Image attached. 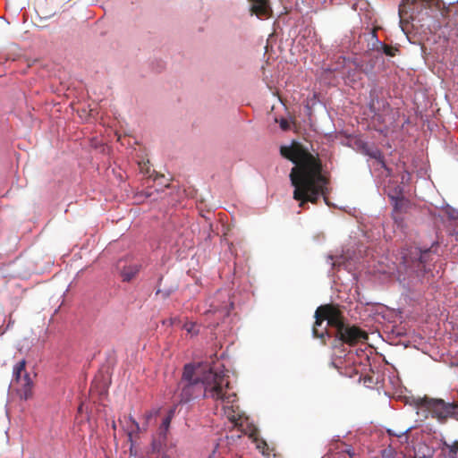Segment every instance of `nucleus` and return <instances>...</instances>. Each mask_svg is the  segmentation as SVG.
I'll return each mask as SVG.
<instances>
[{
    "label": "nucleus",
    "mask_w": 458,
    "mask_h": 458,
    "mask_svg": "<svg viewBox=\"0 0 458 458\" xmlns=\"http://www.w3.org/2000/svg\"><path fill=\"white\" fill-rule=\"evenodd\" d=\"M229 377L224 369L186 364L179 383V403H187L200 396L211 399L215 412L225 416L233 427H242L243 414L237 404V395L230 386Z\"/></svg>",
    "instance_id": "nucleus-1"
},
{
    "label": "nucleus",
    "mask_w": 458,
    "mask_h": 458,
    "mask_svg": "<svg viewBox=\"0 0 458 458\" xmlns=\"http://www.w3.org/2000/svg\"><path fill=\"white\" fill-rule=\"evenodd\" d=\"M281 155L295 164L290 173V181L294 187L293 199L299 207L305 208L308 202L316 203L320 195H325L327 183L321 174L320 162L309 151L300 147H281Z\"/></svg>",
    "instance_id": "nucleus-2"
},
{
    "label": "nucleus",
    "mask_w": 458,
    "mask_h": 458,
    "mask_svg": "<svg viewBox=\"0 0 458 458\" xmlns=\"http://www.w3.org/2000/svg\"><path fill=\"white\" fill-rule=\"evenodd\" d=\"M316 321L313 326V335L322 338L329 326L335 331V336L344 344L354 345L368 340V335L360 327L349 326L336 313H331L327 308L319 307L315 312Z\"/></svg>",
    "instance_id": "nucleus-3"
},
{
    "label": "nucleus",
    "mask_w": 458,
    "mask_h": 458,
    "mask_svg": "<svg viewBox=\"0 0 458 458\" xmlns=\"http://www.w3.org/2000/svg\"><path fill=\"white\" fill-rule=\"evenodd\" d=\"M432 248L433 246L425 250L415 248L410 251L409 256H404L403 264L407 272L415 274L418 277L433 276L430 267L435 261L436 253Z\"/></svg>",
    "instance_id": "nucleus-4"
},
{
    "label": "nucleus",
    "mask_w": 458,
    "mask_h": 458,
    "mask_svg": "<svg viewBox=\"0 0 458 458\" xmlns=\"http://www.w3.org/2000/svg\"><path fill=\"white\" fill-rule=\"evenodd\" d=\"M25 360H20L13 367L11 386L17 392L21 399L27 400L32 394V381L25 372Z\"/></svg>",
    "instance_id": "nucleus-5"
},
{
    "label": "nucleus",
    "mask_w": 458,
    "mask_h": 458,
    "mask_svg": "<svg viewBox=\"0 0 458 458\" xmlns=\"http://www.w3.org/2000/svg\"><path fill=\"white\" fill-rule=\"evenodd\" d=\"M427 408L432 412L433 416L439 420L454 417L458 420V403L454 402L445 403L442 399H432L427 401Z\"/></svg>",
    "instance_id": "nucleus-6"
},
{
    "label": "nucleus",
    "mask_w": 458,
    "mask_h": 458,
    "mask_svg": "<svg viewBox=\"0 0 458 458\" xmlns=\"http://www.w3.org/2000/svg\"><path fill=\"white\" fill-rule=\"evenodd\" d=\"M158 411L153 410L146 412L144 416V423L142 424V428H140V424L132 418L129 417V420L131 422V426L127 427V436L130 442H132V437L134 435H137L141 430H147L149 422L153 417L157 414Z\"/></svg>",
    "instance_id": "nucleus-7"
},
{
    "label": "nucleus",
    "mask_w": 458,
    "mask_h": 458,
    "mask_svg": "<svg viewBox=\"0 0 458 458\" xmlns=\"http://www.w3.org/2000/svg\"><path fill=\"white\" fill-rule=\"evenodd\" d=\"M251 14L259 19L266 20L272 15V9L268 0H249Z\"/></svg>",
    "instance_id": "nucleus-8"
},
{
    "label": "nucleus",
    "mask_w": 458,
    "mask_h": 458,
    "mask_svg": "<svg viewBox=\"0 0 458 458\" xmlns=\"http://www.w3.org/2000/svg\"><path fill=\"white\" fill-rule=\"evenodd\" d=\"M363 153L375 159L374 165H377V169H383L386 177L391 175L392 170L386 165L384 155L378 148L364 146Z\"/></svg>",
    "instance_id": "nucleus-9"
},
{
    "label": "nucleus",
    "mask_w": 458,
    "mask_h": 458,
    "mask_svg": "<svg viewBox=\"0 0 458 458\" xmlns=\"http://www.w3.org/2000/svg\"><path fill=\"white\" fill-rule=\"evenodd\" d=\"M117 268L120 270V275L123 282H130L136 276L140 269V265L138 263H130L128 265H123V261L120 260L117 264Z\"/></svg>",
    "instance_id": "nucleus-10"
},
{
    "label": "nucleus",
    "mask_w": 458,
    "mask_h": 458,
    "mask_svg": "<svg viewBox=\"0 0 458 458\" xmlns=\"http://www.w3.org/2000/svg\"><path fill=\"white\" fill-rule=\"evenodd\" d=\"M369 36L371 38V49L375 50L379 53H383L387 56H394L395 52L397 51V48L392 47L390 46L386 45L385 43L381 42L376 34L375 31H371L369 33Z\"/></svg>",
    "instance_id": "nucleus-11"
},
{
    "label": "nucleus",
    "mask_w": 458,
    "mask_h": 458,
    "mask_svg": "<svg viewBox=\"0 0 458 458\" xmlns=\"http://www.w3.org/2000/svg\"><path fill=\"white\" fill-rule=\"evenodd\" d=\"M385 193L389 199H397L403 196V188L396 182L389 180L384 188Z\"/></svg>",
    "instance_id": "nucleus-12"
},
{
    "label": "nucleus",
    "mask_w": 458,
    "mask_h": 458,
    "mask_svg": "<svg viewBox=\"0 0 458 458\" xmlns=\"http://www.w3.org/2000/svg\"><path fill=\"white\" fill-rule=\"evenodd\" d=\"M170 424L171 422L169 421V418H163L157 432V441L159 445L165 444Z\"/></svg>",
    "instance_id": "nucleus-13"
},
{
    "label": "nucleus",
    "mask_w": 458,
    "mask_h": 458,
    "mask_svg": "<svg viewBox=\"0 0 458 458\" xmlns=\"http://www.w3.org/2000/svg\"><path fill=\"white\" fill-rule=\"evenodd\" d=\"M390 200L394 208L393 218L397 221V213L401 212L403 208L404 198L402 196L397 199H390Z\"/></svg>",
    "instance_id": "nucleus-14"
},
{
    "label": "nucleus",
    "mask_w": 458,
    "mask_h": 458,
    "mask_svg": "<svg viewBox=\"0 0 458 458\" xmlns=\"http://www.w3.org/2000/svg\"><path fill=\"white\" fill-rule=\"evenodd\" d=\"M211 308H212L211 310L207 311V316L213 314V315H216L217 318H219L221 317L228 316V314H229V310L227 309V307L218 309L216 306H214L212 304Z\"/></svg>",
    "instance_id": "nucleus-15"
},
{
    "label": "nucleus",
    "mask_w": 458,
    "mask_h": 458,
    "mask_svg": "<svg viewBox=\"0 0 458 458\" xmlns=\"http://www.w3.org/2000/svg\"><path fill=\"white\" fill-rule=\"evenodd\" d=\"M382 457L383 458H402V454L396 452L391 446H388L387 448H385L384 450H382Z\"/></svg>",
    "instance_id": "nucleus-16"
},
{
    "label": "nucleus",
    "mask_w": 458,
    "mask_h": 458,
    "mask_svg": "<svg viewBox=\"0 0 458 458\" xmlns=\"http://www.w3.org/2000/svg\"><path fill=\"white\" fill-rule=\"evenodd\" d=\"M448 449L446 458H458V442L455 441L452 445H445Z\"/></svg>",
    "instance_id": "nucleus-17"
},
{
    "label": "nucleus",
    "mask_w": 458,
    "mask_h": 458,
    "mask_svg": "<svg viewBox=\"0 0 458 458\" xmlns=\"http://www.w3.org/2000/svg\"><path fill=\"white\" fill-rule=\"evenodd\" d=\"M183 329H185L188 333L191 335H197L199 333V329H197V325L194 322H186L183 325Z\"/></svg>",
    "instance_id": "nucleus-18"
},
{
    "label": "nucleus",
    "mask_w": 458,
    "mask_h": 458,
    "mask_svg": "<svg viewBox=\"0 0 458 458\" xmlns=\"http://www.w3.org/2000/svg\"><path fill=\"white\" fill-rule=\"evenodd\" d=\"M328 259H330L332 261L331 265H332L333 267H339L344 262L343 261L344 260V257L343 256L336 257L335 260H334L333 256H329Z\"/></svg>",
    "instance_id": "nucleus-19"
},
{
    "label": "nucleus",
    "mask_w": 458,
    "mask_h": 458,
    "mask_svg": "<svg viewBox=\"0 0 458 458\" xmlns=\"http://www.w3.org/2000/svg\"><path fill=\"white\" fill-rule=\"evenodd\" d=\"M175 409H176V407H175V406H174V407L170 408V409L168 410V411H167V414H166L164 418H169V421L171 422V421H172V420H173V418H174V416Z\"/></svg>",
    "instance_id": "nucleus-20"
},
{
    "label": "nucleus",
    "mask_w": 458,
    "mask_h": 458,
    "mask_svg": "<svg viewBox=\"0 0 458 458\" xmlns=\"http://www.w3.org/2000/svg\"><path fill=\"white\" fill-rule=\"evenodd\" d=\"M280 127L284 131H287L290 128V124L286 119H281L280 121Z\"/></svg>",
    "instance_id": "nucleus-21"
},
{
    "label": "nucleus",
    "mask_w": 458,
    "mask_h": 458,
    "mask_svg": "<svg viewBox=\"0 0 458 458\" xmlns=\"http://www.w3.org/2000/svg\"><path fill=\"white\" fill-rule=\"evenodd\" d=\"M407 3H408V0H403L402 4L399 5V15H400L401 19H403V13L404 12V7Z\"/></svg>",
    "instance_id": "nucleus-22"
},
{
    "label": "nucleus",
    "mask_w": 458,
    "mask_h": 458,
    "mask_svg": "<svg viewBox=\"0 0 458 458\" xmlns=\"http://www.w3.org/2000/svg\"><path fill=\"white\" fill-rule=\"evenodd\" d=\"M452 399H453L452 402L458 403V390L454 392V394L452 395Z\"/></svg>",
    "instance_id": "nucleus-23"
},
{
    "label": "nucleus",
    "mask_w": 458,
    "mask_h": 458,
    "mask_svg": "<svg viewBox=\"0 0 458 458\" xmlns=\"http://www.w3.org/2000/svg\"><path fill=\"white\" fill-rule=\"evenodd\" d=\"M280 1L283 4H292V0H280Z\"/></svg>",
    "instance_id": "nucleus-24"
},
{
    "label": "nucleus",
    "mask_w": 458,
    "mask_h": 458,
    "mask_svg": "<svg viewBox=\"0 0 458 458\" xmlns=\"http://www.w3.org/2000/svg\"><path fill=\"white\" fill-rule=\"evenodd\" d=\"M112 427H113V428H114V429H115V428H116V424H115V422H114V421L113 422Z\"/></svg>",
    "instance_id": "nucleus-25"
},
{
    "label": "nucleus",
    "mask_w": 458,
    "mask_h": 458,
    "mask_svg": "<svg viewBox=\"0 0 458 458\" xmlns=\"http://www.w3.org/2000/svg\"><path fill=\"white\" fill-rule=\"evenodd\" d=\"M174 321H175V318H174V319H172V320H171V324H174Z\"/></svg>",
    "instance_id": "nucleus-26"
},
{
    "label": "nucleus",
    "mask_w": 458,
    "mask_h": 458,
    "mask_svg": "<svg viewBox=\"0 0 458 458\" xmlns=\"http://www.w3.org/2000/svg\"><path fill=\"white\" fill-rule=\"evenodd\" d=\"M398 221H402V218H398V217H397V221H396V222H398Z\"/></svg>",
    "instance_id": "nucleus-27"
},
{
    "label": "nucleus",
    "mask_w": 458,
    "mask_h": 458,
    "mask_svg": "<svg viewBox=\"0 0 458 458\" xmlns=\"http://www.w3.org/2000/svg\"><path fill=\"white\" fill-rule=\"evenodd\" d=\"M208 458H213V456H212V455H209V456H208Z\"/></svg>",
    "instance_id": "nucleus-28"
}]
</instances>
